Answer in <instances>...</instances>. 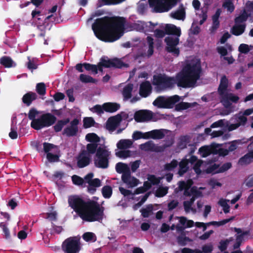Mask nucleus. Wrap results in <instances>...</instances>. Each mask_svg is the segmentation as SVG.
Segmentation results:
<instances>
[{"label": "nucleus", "mask_w": 253, "mask_h": 253, "mask_svg": "<svg viewBox=\"0 0 253 253\" xmlns=\"http://www.w3.org/2000/svg\"><path fill=\"white\" fill-rule=\"evenodd\" d=\"M36 91L40 95H44L46 93L45 85L43 83H40L36 85Z\"/></svg>", "instance_id": "864d4df0"}, {"label": "nucleus", "mask_w": 253, "mask_h": 253, "mask_svg": "<svg viewBox=\"0 0 253 253\" xmlns=\"http://www.w3.org/2000/svg\"><path fill=\"white\" fill-rule=\"evenodd\" d=\"M246 26L245 24H235L231 29V33L236 36L241 35L245 32Z\"/></svg>", "instance_id": "bb28decb"}, {"label": "nucleus", "mask_w": 253, "mask_h": 253, "mask_svg": "<svg viewBox=\"0 0 253 253\" xmlns=\"http://www.w3.org/2000/svg\"><path fill=\"white\" fill-rule=\"evenodd\" d=\"M80 240L76 237H69L62 243V250L66 253H78L81 250Z\"/></svg>", "instance_id": "9d476101"}, {"label": "nucleus", "mask_w": 253, "mask_h": 253, "mask_svg": "<svg viewBox=\"0 0 253 253\" xmlns=\"http://www.w3.org/2000/svg\"><path fill=\"white\" fill-rule=\"evenodd\" d=\"M168 187H160L156 190L155 196L157 197H163L168 193Z\"/></svg>", "instance_id": "13d9d810"}, {"label": "nucleus", "mask_w": 253, "mask_h": 253, "mask_svg": "<svg viewBox=\"0 0 253 253\" xmlns=\"http://www.w3.org/2000/svg\"><path fill=\"white\" fill-rule=\"evenodd\" d=\"M253 161V151H251L240 158L238 163L241 165H245L250 164Z\"/></svg>", "instance_id": "cd10ccee"}, {"label": "nucleus", "mask_w": 253, "mask_h": 253, "mask_svg": "<svg viewBox=\"0 0 253 253\" xmlns=\"http://www.w3.org/2000/svg\"><path fill=\"white\" fill-rule=\"evenodd\" d=\"M68 203L69 206L81 218L88 204L89 203V200L85 201L82 198L78 196H73L69 198Z\"/></svg>", "instance_id": "423d86ee"}, {"label": "nucleus", "mask_w": 253, "mask_h": 253, "mask_svg": "<svg viewBox=\"0 0 253 253\" xmlns=\"http://www.w3.org/2000/svg\"><path fill=\"white\" fill-rule=\"evenodd\" d=\"M146 134L149 136V138L153 139H161L165 137V133L163 129H154L148 132Z\"/></svg>", "instance_id": "b1692460"}, {"label": "nucleus", "mask_w": 253, "mask_h": 253, "mask_svg": "<svg viewBox=\"0 0 253 253\" xmlns=\"http://www.w3.org/2000/svg\"><path fill=\"white\" fill-rule=\"evenodd\" d=\"M100 61L105 68H122L127 67V65L124 63L121 59L117 58L108 59L107 57L103 56L100 59Z\"/></svg>", "instance_id": "9b49d317"}, {"label": "nucleus", "mask_w": 253, "mask_h": 253, "mask_svg": "<svg viewBox=\"0 0 253 253\" xmlns=\"http://www.w3.org/2000/svg\"><path fill=\"white\" fill-rule=\"evenodd\" d=\"M72 180L74 184L84 187V186H83L84 183V179L81 177L77 175H73L72 176Z\"/></svg>", "instance_id": "603ef678"}, {"label": "nucleus", "mask_w": 253, "mask_h": 253, "mask_svg": "<svg viewBox=\"0 0 253 253\" xmlns=\"http://www.w3.org/2000/svg\"><path fill=\"white\" fill-rule=\"evenodd\" d=\"M153 112L150 110H141L136 111L134 119L136 122H145L150 121L153 118Z\"/></svg>", "instance_id": "4468645a"}, {"label": "nucleus", "mask_w": 253, "mask_h": 253, "mask_svg": "<svg viewBox=\"0 0 253 253\" xmlns=\"http://www.w3.org/2000/svg\"><path fill=\"white\" fill-rule=\"evenodd\" d=\"M214 151V147L210 148L208 146H202L199 149V152L203 157H206L211 154H213Z\"/></svg>", "instance_id": "e433bc0d"}, {"label": "nucleus", "mask_w": 253, "mask_h": 253, "mask_svg": "<svg viewBox=\"0 0 253 253\" xmlns=\"http://www.w3.org/2000/svg\"><path fill=\"white\" fill-rule=\"evenodd\" d=\"M83 239L86 242L92 241L93 242L96 241V236L92 232H85L83 235Z\"/></svg>", "instance_id": "a18cd8bd"}, {"label": "nucleus", "mask_w": 253, "mask_h": 253, "mask_svg": "<svg viewBox=\"0 0 253 253\" xmlns=\"http://www.w3.org/2000/svg\"><path fill=\"white\" fill-rule=\"evenodd\" d=\"M80 81L84 83H96L97 80L89 75L82 74L80 75Z\"/></svg>", "instance_id": "a19ab883"}, {"label": "nucleus", "mask_w": 253, "mask_h": 253, "mask_svg": "<svg viewBox=\"0 0 253 253\" xmlns=\"http://www.w3.org/2000/svg\"><path fill=\"white\" fill-rule=\"evenodd\" d=\"M152 86L149 81L143 82L140 85L139 94L142 97H148L152 92Z\"/></svg>", "instance_id": "6ab92c4d"}, {"label": "nucleus", "mask_w": 253, "mask_h": 253, "mask_svg": "<svg viewBox=\"0 0 253 253\" xmlns=\"http://www.w3.org/2000/svg\"><path fill=\"white\" fill-rule=\"evenodd\" d=\"M117 157L122 158H126L131 156V151L130 150H121L116 153Z\"/></svg>", "instance_id": "e2e57ef3"}, {"label": "nucleus", "mask_w": 253, "mask_h": 253, "mask_svg": "<svg viewBox=\"0 0 253 253\" xmlns=\"http://www.w3.org/2000/svg\"><path fill=\"white\" fill-rule=\"evenodd\" d=\"M104 208L101 206L97 202L89 200L85 211L82 215L81 218L85 221L101 222L104 218Z\"/></svg>", "instance_id": "7ed1b4c3"}, {"label": "nucleus", "mask_w": 253, "mask_h": 253, "mask_svg": "<svg viewBox=\"0 0 253 253\" xmlns=\"http://www.w3.org/2000/svg\"><path fill=\"white\" fill-rule=\"evenodd\" d=\"M190 141V137L188 135L181 136L179 138V141L177 143V146L181 149H183L187 147V144Z\"/></svg>", "instance_id": "f704fd0d"}, {"label": "nucleus", "mask_w": 253, "mask_h": 253, "mask_svg": "<svg viewBox=\"0 0 253 253\" xmlns=\"http://www.w3.org/2000/svg\"><path fill=\"white\" fill-rule=\"evenodd\" d=\"M148 2L155 12L161 13L169 10L171 7L170 5H175L177 0H148Z\"/></svg>", "instance_id": "1a4fd4ad"}, {"label": "nucleus", "mask_w": 253, "mask_h": 253, "mask_svg": "<svg viewBox=\"0 0 253 253\" xmlns=\"http://www.w3.org/2000/svg\"><path fill=\"white\" fill-rule=\"evenodd\" d=\"M122 120L121 114H117L116 116L110 117L106 123L107 129L113 130L118 126Z\"/></svg>", "instance_id": "a211bd4d"}, {"label": "nucleus", "mask_w": 253, "mask_h": 253, "mask_svg": "<svg viewBox=\"0 0 253 253\" xmlns=\"http://www.w3.org/2000/svg\"><path fill=\"white\" fill-rule=\"evenodd\" d=\"M94 119L91 117H85L83 120V126L85 128L90 127L95 124Z\"/></svg>", "instance_id": "3c124183"}, {"label": "nucleus", "mask_w": 253, "mask_h": 253, "mask_svg": "<svg viewBox=\"0 0 253 253\" xmlns=\"http://www.w3.org/2000/svg\"><path fill=\"white\" fill-rule=\"evenodd\" d=\"M129 169H130L129 167L126 164L119 162L116 165V171L119 173H123Z\"/></svg>", "instance_id": "58836bf2"}, {"label": "nucleus", "mask_w": 253, "mask_h": 253, "mask_svg": "<svg viewBox=\"0 0 253 253\" xmlns=\"http://www.w3.org/2000/svg\"><path fill=\"white\" fill-rule=\"evenodd\" d=\"M234 230L238 235L236 236V241L242 243L243 242L244 237L246 235H248L250 234V231L247 230L242 232L241 228L235 227Z\"/></svg>", "instance_id": "473e14b6"}, {"label": "nucleus", "mask_w": 253, "mask_h": 253, "mask_svg": "<svg viewBox=\"0 0 253 253\" xmlns=\"http://www.w3.org/2000/svg\"><path fill=\"white\" fill-rule=\"evenodd\" d=\"M56 118L50 113L42 115L40 118L34 120L31 123V126L36 130L48 127L53 125L56 122Z\"/></svg>", "instance_id": "39448f33"}, {"label": "nucleus", "mask_w": 253, "mask_h": 253, "mask_svg": "<svg viewBox=\"0 0 253 253\" xmlns=\"http://www.w3.org/2000/svg\"><path fill=\"white\" fill-rule=\"evenodd\" d=\"M56 147V146L48 142H44L43 143V151L46 153V154L48 153H50L49 151L51 150V149H54Z\"/></svg>", "instance_id": "338daca9"}, {"label": "nucleus", "mask_w": 253, "mask_h": 253, "mask_svg": "<svg viewBox=\"0 0 253 253\" xmlns=\"http://www.w3.org/2000/svg\"><path fill=\"white\" fill-rule=\"evenodd\" d=\"M202 74L201 61L191 60L186 64L181 72L176 74L177 86L182 88L195 86Z\"/></svg>", "instance_id": "f03ea898"}, {"label": "nucleus", "mask_w": 253, "mask_h": 253, "mask_svg": "<svg viewBox=\"0 0 253 253\" xmlns=\"http://www.w3.org/2000/svg\"><path fill=\"white\" fill-rule=\"evenodd\" d=\"M37 98V95L33 92H29L24 94L22 97L23 102L27 106H29L32 102Z\"/></svg>", "instance_id": "393cba45"}, {"label": "nucleus", "mask_w": 253, "mask_h": 253, "mask_svg": "<svg viewBox=\"0 0 253 253\" xmlns=\"http://www.w3.org/2000/svg\"><path fill=\"white\" fill-rule=\"evenodd\" d=\"M133 89V84H128L124 88L122 92L124 100H128L131 97L132 91Z\"/></svg>", "instance_id": "7c9ffc66"}, {"label": "nucleus", "mask_w": 253, "mask_h": 253, "mask_svg": "<svg viewBox=\"0 0 253 253\" xmlns=\"http://www.w3.org/2000/svg\"><path fill=\"white\" fill-rule=\"evenodd\" d=\"M153 210V207L152 205L150 204L147 205L146 208H143L140 210L142 216L144 218L148 217L152 212Z\"/></svg>", "instance_id": "37998d69"}, {"label": "nucleus", "mask_w": 253, "mask_h": 253, "mask_svg": "<svg viewBox=\"0 0 253 253\" xmlns=\"http://www.w3.org/2000/svg\"><path fill=\"white\" fill-rule=\"evenodd\" d=\"M231 121H233V123H236L240 126H245L247 123L248 119L246 117L239 114L235 115L234 117L231 119Z\"/></svg>", "instance_id": "c756f323"}, {"label": "nucleus", "mask_w": 253, "mask_h": 253, "mask_svg": "<svg viewBox=\"0 0 253 253\" xmlns=\"http://www.w3.org/2000/svg\"><path fill=\"white\" fill-rule=\"evenodd\" d=\"M80 121L78 119H74L70 122V125L64 129L62 135L68 137L76 136L79 132L78 125Z\"/></svg>", "instance_id": "f8f14e48"}, {"label": "nucleus", "mask_w": 253, "mask_h": 253, "mask_svg": "<svg viewBox=\"0 0 253 253\" xmlns=\"http://www.w3.org/2000/svg\"><path fill=\"white\" fill-rule=\"evenodd\" d=\"M46 158L50 163L58 162L59 161V156L57 154H53L51 153L47 154Z\"/></svg>", "instance_id": "052dcab7"}, {"label": "nucleus", "mask_w": 253, "mask_h": 253, "mask_svg": "<svg viewBox=\"0 0 253 253\" xmlns=\"http://www.w3.org/2000/svg\"><path fill=\"white\" fill-rule=\"evenodd\" d=\"M152 84L159 90H165L173 88L175 84L177 85V80L176 76L174 78L165 74H159L153 76Z\"/></svg>", "instance_id": "20e7f679"}, {"label": "nucleus", "mask_w": 253, "mask_h": 253, "mask_svg": "<svg viewBox=\"0 0 253 253\" xmlns=\"http://www.w3.org/2000/svg\"><path fill=\"white\" fill-rule=\"evenodd\" d=\"M190 241V239L185 236H178L177 237V242L178 245L181 246H185L187 242Z\"/></svg>", "instance_id": "680f3d73"}, {"label": "nucleus", "mask_w": 253, "mask_h": 253, "mask_svg": "<svg viewBox=\"0 0 253 253\" xmlns=\"http://www.w3.org/2000/svg\"><path fill=\"white\" fill-rule=\"evenodd\" d=\"M222 7L226 9L230 13H232L235 9V6L231 0H226L222 4Z\"/></svg>", "instance_id": "de8ad7c7"}, {"label": "nucleus", "mask_w": 253, "mask_h": 253, "mask_svg": "<svg viewBox=\"0 0 253 253\" xmlns=\"http://www.w3.org/2000/svg\"><path fill=\"white\" fill-rule=\"evenodd\" d=\"M141 23V29L144 32H153L155 27L157 25V24H154L151 21L148 22H143Z\"/></svg>", "instance_id": "c9c22d12"}, {"label": "nucleus", "mask_w": 253, "mask_h": 253, "mask_svg": "<svg viewBox=\"0 0 253 253\" xmlns=\"http://www.w3.org/2000/svg\"><path fill=\"white\" fill-rule=\"evenodd\" d=\"M121 107L120 104L116 102H107L103 104V109L106 112L114 113Z\"/></svg>", "instance_id": "aec40b11"}, {"label": "nucleus", "mask_w": 253, "mask_h": 253, "mask_svg": "<svg viewBox=\"0 0 253 253\" xmlns=\"http://www.w3.org/2000/svg\"><path fill=\"white\" fill-rule=\"evenodd\" d=\"M170 15L171 17L174 19L184 20L185 18L186 13L183 4H181L179 8L176 11L171 12Z\"/></svg>", "instance_id": "5701e85b"}, {"label": "nucleus", "mask_w": 253, "mask_h": 253, "mask_svg": "<svg viewBox=\"0 0 253 253\" xmlns=\"http://www.w3.org/2000/svg\"><path fill=\"white\" fill-rule=\"evenodd\" d=\"M249 17L247 13L244 11L242 14L235 18V23L240 24L247 21Z\"/></svg>", "instance_id": "49530a36"}, {"label": "nucleus", "mask_w": 253, "mask_h": 253, "mask_svg": "<svg viewBox=\"0 0 253 253\" xmlns=\"http://www.w3.org/2000/svg\"><path fill=\"white\" fill-rule=\"evenodd\" d=\"M85 139L89 142L97 143L100 141L99 136L94 133H89L86 135Z\"/></svg>", "instance_id": "ea45409f"}, {"label": "nucleus", "mask_w": 253, "mask_h": 253, "mask_svg": "<svg viewBox=\"0 0 253 253\" xmlns=\"http://www.w3.org/2000/svg\"><path fill=\"white\" fill-rule=\"evenodd\" d=\"M98 144L97 143H89L86 146L87 152L89 154L96 153Z\"/></svg>", "instance_id": "bf43d9fd"}, {"label": "nucleus", "mask_w": 253, "mask_h": 253, "mask_svg": "<svg viewBox=\"0 0 253 253\" xmlns=\"http://www.w3.org/2000/svg\"><path fill=\"white\" fill-rule=\"evenodd\" d=\"M220 102L226 108H229L232 105V102L236 103L239 100V97L232 93L226 92L220 97Z\"/></svg>", "instance_id": "2eb2a0df"}, {"label": "nucleus", "mask_w": 253, "mask_h": 253, "mask_svg": "<svg viewBox=\"0 0 253 253\" xmlns=\"http://www.w3.org/2000/svg\"><path fill=\"white\" fill-rule=\"evenodd\" d=\"M101 192L104 198L109 199L113 193L112 188L109 185H105L102 187Z\"/></svg>", "instance_id": "4c0bfd02"}, {"label": "nucleus", "mask_w": 253, "mask_h": 253, "mask_svg": "<svg viewBox=\"0 0 253 253\" xmlns=\"http://www.w3.org/2000/svg\"><path fill=\"white\" fill-rule=\"evenodd\" d=\"M229 153V150L228 149L218 148V146H214V151L213 152V154H218L220 156H225Z\"/></svg>", "instance_id": "8fccbe9b"}, {"label": "nucleus", "mask_w": 253, "mask_h": 253, "mask_svg": "<svg viewBox=\"0 0 253 253\" xmlns=\"http://www.w3.org/2000/svg\"><path fill=\"white\" fill-rule=\"evenodd\" d=\"M180 100V97L175 95L168 98L160 96L158 97L153 102V104L159 108L171 109L174 105Z\"/></svg>", "instance_id": "6e6552de"}, {"label": "nucleus", "mask_w": 253, "mask_h": 253, "mask_svg": "<svg viewBox=\"0 0 253 253\" xmlns=\"http://www.w3.org/2000/svg\"><path fill=\"white\" fill-rule=\"evenodd\" d=\"M0 227L2 229V231L4 233L5 238L6 239H9L10 238V234L9 230L7 227V224L5 222H2L0 223Z\"/></svg>", "instance_id": "5fc2aeb1"}, {"label": "nucleus", "mask_w": 253, "mask_h": 253, "mask_svg": "<svg viewBox=\"0 0 253 253\" xmlns=\"http://www.w3.org/2000/svg\"><path fill=\"white\" fill-rule=\"evenodd\" d=\"M90 156L85 150H83L77 158V166L83 168L88 166L90 162Z\"/></svg>", "instance_id": "f3484780"}, {"label": "nucleus", "mask_w": 253, "mask_h": 253, "mask_svg": "<svg viewBox=\"0 0 253 253\" xmlns=\"http://www.w3.org/2000/svg\"><path fill=\"white\" fill-rule=\"evenodd\" d=\"M0 64L5 68H11L16 66V64L13 60L10 57L7 56H3L0 58Z\"/></svg>", "instance_id": "c85d7f7f"}, {"label": "nucleus", "mask_w": 253, "mask_h": 253, "mask_svg": "<svg viewBox=\"0 0 253 253\" xmlns=\"http://www.w3.org/2000/svg\"><path fill=\"white\" fill-rule=\"evenodd\" d=\"M133 144L130 139H121L117 144V148L119 149H126L129 148Z\"/></svg>", "instance_id": "2f4dec72"}, {"label": "nucleus", "mask_w": 253, "mask_h": 253, "mask_svg": "<svg viewBox=\"0 0 253 253\" xmlns=\"http://www.w3.org/2000/svg\"><path fill=\"white\" fill-rule=\"evenodd\" d=\"M154 144L151 141H148L140 145V148L145 151H154Z\"/></svg>", "instance_id": "09e8293b"}, {"label": "nucleus", "mask_w": 253, "mask_h": 253, "mask_svg": "<svg viewBox=\"0 0 253 253\" xmlns=\"http://www.w3.org/2000/svg\"><path fill=\"white\" fill-rule=\"evenodd\" d=\"M132 138L134 140H136L141 138L149 139V136L146 134V132L143 133L141 131H134L132 134Z\"/></svg>", "instance_id": "6e6d98bb"}, {"label": "nucleus", "mask_w": 253, "mask_h": 253, "mask_svg": "<svg viewBox=\"0 0 253 253\" xmlns=\"http://www.w3.org/2000/svg\"><path fill=\"white\" fill-rule=\"evenodd\" d=\"M189 162L188 160L187 159H183L182 160L178 163V165L179 166V169L178 171V174L180 176H182L189 169Z\"/></svg>", "instance_id": "a878e982"}, {"label": "nucleus", "mask_w": 253, "mask_h": 253, "mask_svg": "<svg viewBox=\"0 0 253 253\" xmlns=\"http://www.w3.org/2000/svg\"><path fill=\"white\" fill-rule=\"evenodd\" d=\"M218 204L223 208V210L225 213H227L229 212L230 206L225 200H220Z\"/></svg>", "instance_id": "69168bd1"}, {"label": "nucleus", "mask_w": 253, "mask_h": 253, "mask_svg": "<svg viewBox=\"0 0 253 253\" xmlns=\"http://www.w3.org/2000/svg\"><path fill=\"white\" fill-rule=\"evenodd\" d=\"M228 80L225 76L222 77L218 88V92L220 96L227 92Z\"/></svg>", "instance_id": "4be33fe9"}, {"label": "nucleus", "mask_w": 253, "mask_h": 253, "mask_svg": "<svg viewBox=\"0 0 253 253\" xmlns=\"http://www.w3.org/2000/svg\"><path fill=\"white\" fill-rule=\"evenodd\" d=\"M110 152L105 148L99 147L97 150L94 159V165L101 169H107L109 167Z\"/></svg>", "instance_id": "0eeeda50"}, {"label": "nucleus", "mask_w": 253, "mask_h": 253, "mask_svg": "<svg viewBox=\"0 0 253 253\" xmlns=\"http://www.w3.org/2000/svg\"><path fill=\"white\" fill-rule=\"evenodd\" d=\"M125 18L119 16H105L97 18L92 25L95 36L105 42H113L119 39L123 35Z\"/></svg>", "instance_id": "f257e3e1"}, {"label": "nucleus", "mask_w": 253, "mask_h": 253, "mask_svg": "<svg viewBox=\"0 0 253 253\" xmlns=\"http://www.w3.org/2000/svg\"><path fill=\"white\" fill-rule=\"evenodd\" d=\"M178 164V161L173 159L169 163H167L164 165V169L167 171H172L177 167Z\"/></svg>", "instance_id": "c03bdc74"}, {"label": "nucleus", "mask_w": 253, "mask_h": 253, "mask_svg": "<svg viewBox=\"0 0 253 253\" xmlns=\"http://www.w3.org/2000/svg\"><path fill=\"white\" fill-rule=\"evenodd\" d=\"M192 107V105L190 103L181 102L175 105V110L177 111H181L186 110Z\"/></svg>", "instance_id": "79ce46f5"}, {"label": "nucleus", "mask_w": 253, "mask_h": 253, "mask_svg": "<svg viewBox=\"0 0 253 253\" xmlns=\"http://www.w3.org/2000/svg\"><path fill=\"white\" fill-rule=\"evenodd\" d=\"M231 167L232 164L230 162L223 164L220 167L219 165L214 164L206 169V172L212 174L221 173L228 170Z\"/></svg>", "instance_id": "dca6fc26"}, {"label": "nucleus", "mask_w": 253, "mask_h": 253, "mask_svg": "<svg viewBox=\"0 0 253 253\" xmlns=\"http://www.w3.org/2000/svg\"><path fill=\"white\" fill-rule=\"evenodd\" d=\"M179 41L178 37L174 38L171 37H167L165 39V42L168 45L166 48V50L168 52L173 53L174 55L178 56L180 51L176 46L179 43Z\"/></svg>", "instance_id": "ddd939ff"}, {"label": "nucleus", "mask_w": 253, "mask_h": 253, "mask_svg": "<svg viewBox=\"0 0 253 253\" xmlns=\"http://www.w3.org/2000/svg\"><path fill=\"white\" fill-rule=\"evenodd\" d=\"M130 179L131 173L130 169L122 173V180L124 183L127 184L128 183H129V180H130Z\"/></svg>", "instance_id": "774afa93"}, {"label": "nucleus", "mask_w": 253, "mask_h": 253, "mask_svg": "<svg viewBox=\"0 0 253 253\" xmlns=\"http://www.w3.org/2000/svg\"><path fill=\"white\" fill-rule=\"evenodd\" d=\"M165 30L167 35H175L178 37L181 35L180 28L177 27L174 25L167 24L165 26Z\"/></svg>", "instance_id": "412c9836"}, {"label": "nucleus", "mask_w": 253, "mask_h": 253, "mask_svg": "<svg viewBox=\"0 0 253 253\" xmlns=\"http://www.w3.org/2000/svg\"><path fill=\"white\" fill-rule=\"evenodd\" d=\"M84 68L87 71H91L94 74H97V66L88 63H84Z\"/></svg>", "instance_id": "4d7b16f0"}, {"label": "nucleus", "mask_w": 253, "mask_h": 253, "mask_svg": "<svg viewBox=\"0 0 253 253\" xmlns=\"http://www.w3.org/2000/svg\"><path fill=\"white\" fill-rule=\"evenodd\" d=\"M160 177H157L155 175L150 174L148 176V180L152 185H155L160 183L161 180Z\"/></svg>", "instance_id": "0e129e2a"}, {"label": "nucleus", "mask_w": 253, "mask_h": 253, "mask_svg": "<svg viewBox=\"0 0 253 253\" xmlns=\"http://www.w3.org/2000/svg\"><path fill=\"white\" fill-rule=\"evenodd\" d=\"M70 122V119L66 118L64 120H61L57 121V123L54 126V130L56 132H58L62 130L63 127Z\"/></svg>", "instance_id": "72a5a7b5"}]
</instances>
